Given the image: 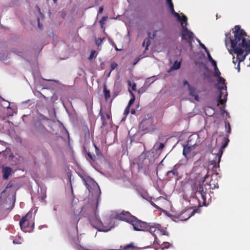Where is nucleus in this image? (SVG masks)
I'll return each mask as SVG.
<instances>
[{"label": "nucleus", "instance_id": "nucleus-1", "mask_svg": "<svg viewBox=\"0 0 250 250\" xmlns=\"http://www.w3.org/2000/svg\"><path fill=\"white\" fill-rule=\"evenodd\" d=\"M225 44L226 46L230 44L231 51L236 54L237 57L233 58V62L236 64L238 62L237 66L238 71L240 70V63L245 59L246 56L250 53V39L246 32L241 29L239 25L234 26V30L232 33L229 32L225 34Z\"/></svg>", "mask_w": 250, "mask_h": 250}, {"label": "nucleus", "instance_id": "nucleus-2", "mask_svg": "<svg viewBox=\"0 0 250 250\" xmlns=\"http://www.w3.org/2000/svg\"><path fill=\"white\" fill-rule=\"evenodd\" d=\"M83 182L89 192L93 196H96L97 202L100 200L101 189L98 184L92 178L88 176L81 177Z\"/></svg>", "mask_w": 250, "mask_h": 250}, {"label": "nucleus", "instance_id": "nucleus-3", "mask_svg": "<svg viewBox=\"0 0 250 250\" xmlns=\"http://www.w3.org/2000/svg\"><path fill=\"white\" fill-rule=\"evenodd\" d=\"M21 229L25 232H30L34 227V216L32 212H28L20 222Z\"/></svg>", "mask_w": 250, "mask_h": 250}, {"label": "nucleus", "instance_id": "nucleus-4", "mask_svg": "<svg viewBox=\"0 0 250 250\" xmlns=\"http://www.w3.org/2000/svg\"><path fill=\"white\" fill-rule=\"evenodd\" d=\"M134 218V219H132L130 224L133 226V229L135 230L147 231L148 232H149V230L151 232H154L156 230L158 231L156 228L153 227L152 226H151L152 223H148L146 222H143L139 220L135 216Z\"/></svg>", "mask_w": 250, "mask_h": 250}, {"label": "nucleus", "instance_id": "nucleus-5", "mask_svg": "<svg viewBox=\"0 0 250 250\" xmlns=\"http://www.w3.org/2000/svg\"><path fill=\"white\" fill-rule=\"evenodd\" d=\"M97 208H93L88 215V220L91 226L97 229L99 231H107V230L103 229L104 227L102 222L100 219L98 214Z\"/></svg>", "mask_w": 250, "mask_h": 250}, {"label": "nucleus", "instance_id": "nucleus-6", "mask_svg": "<svg viewBox=\"0 0 250 250\" xmlns=\"http://www.w3.org/2000/svg\"><path fill=\"white\" fill-rule=\"evenodd\" d=\"M217 78L218 83L219 84L218 89L220 90L218 102L219 104H223L227 101V86L225 84V80L223 77L220 76Z\"/></svg>", "mask_w": 250, "mask_h": 250}, {"label": "nucleus", "instance_id": "nucleus-7", "mask_svg": "<svg viewBox=\"0 0 250 250\" xmlns=\"http://www.w3.org/2000/svg\"><path fill=\"white\" fill-rule=\"evenodd\" d=\"M207 188L204 189L203 185H199L197 190L193 195V197L198 200L200 206H206Z\"/></svg>", "mask_w": 250, "mask_h": 250}, {"label": "nucleus", "instance_id": "nucleus-8", "mask_svg": "<svg viewBox=\"0 0 250 250\" xmlns=\"http://www.w3.org/2000/svg\"><path fill=\"white\" fill-rule=\"evenodd\" d=\"M153 227L156 228L157 231H155L154 232H151L149 230V232L154 237V244H158V245H160L161 241L157 237V234L159 235H167L168 236V233L166 231V229H161V226L159 224H156L155 223H152V225Z\"/></svg>", "mask_w": 250, "mask_h": 250}, {"label": "nucleus", "instance_id": "nucleus-9", "mask_svg": "<svg viewBox=\"0 0 250 250\" xmlns=\"http://www.w3.org/2000/svg\"><path fill=\"white\" fill-rule=\"evenodd\" d=\"M93 146L95 149L96 155L93 153H92L89 149L87 150L85 148H84L85 151L87 154V159H89L91 161L95 162L97 160V157L98 158H101L103 157V153L97 147V146L94 144H93Z\"/></svg>", "mask_w": 250, "mask_h": 250}, {"label": "nucleus", "instance_id": "nucleus-10", "mask_svg": "<svg viewBox=\"0 0 250 250\" xmlns=\"http://www.w3.org/2000/svg\"><path fill=\"white\" fill-rule=\"evenodd\" d=\"M134 216L131 214L128 211L123 210L120 213L115 215V218L130 223L132 219H134Z\"/></svg>", "mask_w": 250, "mask_h": 250}, {"label": "nucleus", "instance_id": "nucleus-11", "mask_svg": "<svg viewBox=\"0 0 250 250\" xmlns=\"http://www.w3.org/2000/svg\"><path fill=\"white\" fill-rule=\"evenodd\" d=\"M200 144V138L198 135L196 134H193L190 135L188 139L187 144L188 146H192L193 148H195Z\"/></svg>", "mask_w": 250, "mask_h": 250}, {"label": "nucleus", "instance_id": "nucleus-12", "mask_svg": "<svg viewBox=\"0 0 250 250\" xmlns=\"http://www.w3.org/2000/svg\"><path fill=\"white\" fill-rule=\"evenodd\" d=\"M182 166V164L177 163L174 166L172 169L168 171L167 172V176L169 178V180L175 177H178L179 173L178 169L180 167Z\"/></svg>", "mask_w": 250, "mask_h": 250}, {"label": "nucleus", "instance_id": "nucleus-13", "mask_svg": "<svg viewBox=\"0 0 250 250\" xmlns=\"http://www.w3.org/2000/svg\"><path fill=\"white\" fill-rule=\"evenodd\" d=\"M183 31L182 34V39L187 41L189 43H191V40L193 38V33L188 30L187 27H184V25H182Z\"/></svg>", "mask_w": 250, "mask_h": 250}, {"label": "nucleus", "instance_id": "nucleus-14", "mask_svg": "<svg viewBox=\"0 0 250 250\" xmlns=\"http://www.w3.org/2000/svg\"><path fill=\"white\" fill-rule=\"evenodd\" d=\"M12 169L10 167H4L2 168L3 179H7L11 173Z\"/></svg>", "mask_w": 250, "mask_h": 250}, {"label": "nucleus", "instance_id": "nucleus-15", "mask_svg": "<svg viewBox=\"0 0 250 250\" xmlns=\"http://www.w3.org/2000/svg\"><path fill=\"white\" fill-rule=\"evenodd\" d=\"M188 90L189 91V95L193 97L194 98V99L196 101H199V96L196 92V89L195 88L191 87V86H189V88H188Z\"/></svg>", "mask_w": 250, "mask_h": 250}, {"label": "nucleus", "instance_id": "nucleus-16", "mask_svg": "<svg viewBox=\"0 0 250 250\" xmlns=\"http://www.w3.org/2000/svg\"><path fill=\"white\" fill-rule=\"evenodd\" d=\"M192 149H194L192 146H188V144L186 145L183 146V155L187 158V156L191 151Z\"/></svg>", "mask_w": 250, "mask_h": 250}, {"label": "nucleus", "instance_id": "nucleus-17", "mask_svg": "<svg viewBox=\"0 0 250 250\" xmlns=\"http://www.w3.org/2000/svg\"><path fill=\"white\" fill-rule=\"evenodd\" d=\"M206 185L209 186V188L210 189H214V188H219V185L218 184V182L215 180H213V179H211L209 184L206 183L204 185V186H206Z\"/></svg>", "mask_w": 250, "mask_h": 250}, {"label": "nucleus", "instance_id": "nucleus-18", "mask_svg": "<svg viewBox=\"0 0 250 250\" xmlns=\"http://www.w3.org/2000/svg\"><path fill=\"white\" fill-rule=\"evenodd\" d=\"M222 153V152L221 153H217L215 157V159L212 161L211 163V164L214 165L216 167H217V165H218V167H219V163L220 162Z\"/></svg>", "mask_w": 250, "mask_h": 250}, {"label": "nucleus", "instance_id": "nucleus-19", "mask_svg": "<svg viewBox=\"0 0 250 250\" xmlns=\"http://www.w3.org/2000/svg\"><path fill=\"white\" fill-rule=\"evenodd\" d=\"M1 154L4 155L5 157L8 156L9 157L13 158L14 156L11 152V149L9 148H6L4 151H3Z\"/></svg>", "mask_w": 250, "mask_h": 250}, {"label": "nucleus", "instance_id": "nucleus-20", "mask_svg": "<svg viewBox=\"0 0 250 250\" xmlns=\"http://www.w3.org/2000/svg\"><path fill=\"white\" fill-rule=\"evenodd\" d=\"M178 20L182 22V25H184V27H186L188 24V19L187 17L185 15H183L182 17L180 16V18H177Z\"/></svg>", "mask_w": 250, "mask_h": 250}, {"label": "nucleus", "instance_id": "nucleus-21", "mask_svg": "<svg viewBox=\"0 0 250 250\" xmlns=\"http://www.w3.org/2000/svg\"><path fill=\"white\" fill-rule=\"evenodd\" d=\"M80 212H79L80 213ZM80 220L79 214H77V213L74 212L72 216V222L74 223L78 224Z\"/></svg>", "mask_w": 250, "mask_h": 250}, {"label": "nucleus", "instance_id": "nucleus-22", "mask_svg": "<svg viewBox=\"0 0 250 250\" xmlns=\"http://www.w3.org/2000/svg\"><path fill=\"white\" fill-rule=\"evenodd\" d=\"M99 115L101 116V119L102 122V125L103 126H105L107 125V123L106 122L105 120V118L104 115V114L102 111V110H100L99 112Z\"/></svg>", "mask_w": 250, "mask_h": 250}, {"label": "nucleus", "instance_id": "nucleus-23", "mask_svg": "<svg viewBox=\"0 0 250 250\" xmlns=\"http://www.w3.org/2000/svg\"><path fill=\"white\" fill-rule=\"evenodd\" d=\"M136 247L134 245L133 243H130L125 246L123 248V250H134Z\"/></svg>", "mask_w": 250, "mask_h": 250}, {"label": "nucleus", "instance_id": "nucleus-24", "mask_svg": "<svg viewBox=\"0 0 250 250\" xmlns=\"http://www.w3.org/2000/svg\"><path fill=\"white\" fill-rule=\"evenodd\" d=\"M181 62L175 61L171 67V70H177L180 68L181 66Z\"/></svg>", "mask_w": 250, "mask_h": 250}, {"label": "nucleus", "instance_id": "nucleus-25", "mask_svg": "<svg viewBox=\"0 0 250 250\" xmlns=\"http://www.w3.org/2000/svg\"><path fill=\"white\" fill-rule=\"evenodd\" d=\"M169 9L171 12V13L176 18H180V15L176 12L175 11H174V5H173V4L170 5H169Z\"/></svg>", "mask_w": 250, "mask_h": 250}, {"label": "nucleus", "instance_id": "nucleus-26", "mask_svg": "<svg viewBox=\"0 0 250 250\" xmlns=\"http://www.w3.org/2000/svg\"><path fill=\"white\" fill-rule=\"evenodd\" d=\"M159 246H161L162 249H167L171 246V245L168 242H164L162 243L161 242Z\"/></svg>", "mask_w": 250, "mask_h": 250}, {"label": "nucleus", "instance_id": "nucleus-27", "mask_svg": "<svg viewBox=\"0 0 250 250\" xmlns=\"http://www.w3.org/2000/svg\"><path fill=\"white\" fill-rule=\"evenodd\" d=\"M104 95L105 100L107 101L110 97V91L107 90L105 86L104 87Z\"/></svg>", "mask_w": 250, "mask_h": 250}, {"label": "nucleus", "instance_id": "nucleus-28", "mask_svg": "<svg viewBox=\"0 0 250 250\" xmlns=\"http://www.w3.org/2000/svg\"><path fill=\"white\" fill-rule=\"evenodd\" d=\"M129 93H130V94L131 95L132 97L130 99V100H129L127 106L130 107V106L134 102L135 100V97L134 94L132 93V92L131 90H129Z\"/></svg>", "mask_w": 250, "mask_h": 250}, {"label": "nucleus", "instance_id": "nucleus-29", "mask_svg": "<svg viewBox=\"0 0 250 250\" xmlns=\"http://www.w3.org/2000/svg\"><path fill=\"white\" fill-rule=\"evenodd\" d=\"M208 58L209 61L211 63L213 66H214L217 65L216 62L213 59L212 57L211 56L209 52H207Z\"/></svg>", "mask_w": 250, "mask_h": 250}, {"label": "nucleus", "instance_id": "nucleus-30", "mask_svg": "<svg viewBox=\"0 0 250 250\" xmlns=\"http://www.w3.org/2000/svg\"><path fill=\"white\" fill-rule=\"evenodd\" d=\"M214 69V76L215 77H218L221 76V72H220L217 65H215L213 66Z\"/></svg>", "mask_w": 250, "mask_h": 250}, {"label": "nucleus", "instance_id": "nucleus-31", "mask_svg": "<svg viewBox=\"0 0 250 250\" xmlns=\"http://www.w3.org/2000/svg\"><path fill=\"white\" fill-rule=\"evenodd\" d=\"M117 66H118V64L116 62H113L111 63V64H110L111 70L107 75L108 77L109 76L111 72L113 70H114L115 68H116L117 67Z\"/></svg>", "mask_w": 250, "mask_h": 250}, {"label": "nucleus", "instance_id": "nucleus-32", "mask_svg": "<svg viewBox=\"0 0 250 250\" xmlns=\"http://www.w3.org/2000/svg\"><path fill=\"white\" fill-rule=\"evenodd\" d=\"M223 141L224 142V143L223 144H222L221 146L222 148H224L227 146L228 145V144L229 142V140L228 138H224Z\"/></svg>", "mask_w": 250, "mask_h": 250}, {"label": "nucleus", "instance_id": "nucleus-33", "mask_svg": "<svg viewBox=\"0 0 250 250\" xmlns=\"http://www.w3.org/2000/svg\"><path fill=\"white\" fill-rule=\"evenodd\" d=\"M157 147L156 149V151H158L159 150H162L165 146L164 144L162 143H159L158 144H157Z\"/></svg>", "mask_w": 250, "mask_h": 250}, {"label": "nucleus", "instance_id": "nucleus-34", "mask_svg": "<svg viewBox=\"0 0 250 250\" xmlns=\"http://www.w3.org/2000/svg\"><path fill=\"white\" fill-rule=\"evenodd\" d=\"M104 39V38L102 39L100 38H97L95 39V43L99 46L101 45L103 41V40Z\"/></svg>", "mask_w": 250, "mask_h": 250}, {"label": "nucleus", "instance_id": "nucleus-35", "mask_svg": "<svg viewBox=\"0 0 250 250\" xmlns=\"http://www.w3.org/2000/svg\"><path fill=\"white\" fill-rule=\"evenodd\" d=\"M128 84L130 86H131V88H132V90H133V91H136V85L135 83H133V84H131V82L128 81Z\"/></svg>", "mask_w": 250, "mask_h": 250}, {"label": "nucleus", "instance_id": "nucleus-36", "mask_svg": "<svg viewBox=\"0 0 250 250\" xmlns=\"http://www.w3.org/2000/svg\"><path fill=\"white\" fill-rule=\"evenodd\" d=\"M107 17H103L99 21V23L102 27H103L104 24V21L106 20Z\"/></svg>", "mask_w": 250, "mask_h": 250}, {"label": "nucleus", "instance_id": "nucleus-37", "mask_svg": "<svg viewBox=\"0 0 250 250\" xmlns=\"http://www.w3.org/2000/svg\"><path fill=\"white\" fill-rule=\"evenodd\" d=\"M39 129H40L41 131L42 132V133H43L44 131L46 130V128L42 124L40 125L39 126Z\"/></svg>", "mask_w": 250, "mask_h": 250}, {"label": "nucleus", "instance_id": "nucleus-38", "mask_svg": "<svg viewBox=\"0 0 250 250\" xmlns=\"http://www.w3.org/2000/svg\"><path fill=\"white\" fill-rule=\"evenodd\" d=\"M95 52H96V51H94V50H93V51H92L90 52V55H89V57H88V59H89V60H91L93 58V57H94V54H95Z\"/></svg>", "mask_w": 250, "mask_h": 250}, {"label": "nucleus", "instance_id": "nucleus-39", "mask_svg": "<svg viewBox=\"0 0 250 250\" xmlns=\"http://www.w3.org/2000/svg\"><path fill=\"white\" fill-rule=\"evenodd\" d=\"M200 45L203 49H204V50L205 51V52H206L207 54V52H209L208 48L206 47V46L204 44H203L202 43H200Z\"/></svg>", "mask_w": 250, "mask_h": 250}, {"label": "nucleus", "instance_id": "nucleus-40", "mask_svg": "<svg viewBox=\"0 0 250 250\" xmlns=\"http://www.w3.org/2000/svg\"><path fill=\"white\" fill-rule=\"evenodd\" d=\"M129 109H130V107L128 106H127L125 109L124 114L127 115L129 112Z\"/></svg>", "mask_w": 250, "mask_h": 250}, {"label": "nucleus", "instance_id": "nucleus-41", "mask_svg": "<svg viewBox=\"0 0 250 250\" xmlns=\"http://www.w3.org/2000/svg\"><path fill=\"white\" fill-rule=\"evenodd\" d=\"M140 58L139 57H136L134 60V62L133 63V65H135V64H136L138 62L140 61Z\"/></svg>", "mask_w": 250, "mask_h": 250}, {"label": "nucleus", "instance_id": "nucleus-42", "mask_svg": "<svg viewBox=\"0 0 250 250\" xmlns=\"http://www.w3.org/2000/svg\"><path fill=\"white\" fill-rule=\"evenodd\" d=\"M103 10H104V6H102L99 8V9L98 12V14H102L103 12Z\"/></svg>", "mask_w": 250, "mask_h": 250}, {"label": "nucleus", "instance_id": "nucleus-43", "mask_svg": "<svg viewBox=\"0 0 250 250\" xmlns=\"http://www.w3.org/2000/svg\"><path fill=\"white\" fill-rule=\"evenodd\" d=\"M105 115L107 119L109 120L111 118V113L110 112L105 113Z\"/></svg>", "mask_w": 250, "mask_h": 250}, {"label": "nucleus", "instance_id": "nucleus-44", "mask_svg": "<svg viewBox=\"0 0 250 250\" xmlns=\"http://www.w3.org/2000/svg\"><path fill=\"white\" fill-rule=\"evenodd\" d=\"M150 204L151 205L153 206L154 208H159V207L158 206H157L154 202H153L152 201H151L150 202Z\"/></svg>", "mask_w": 250, "mask_h": 250}, {"label": "nucleus", "instance_id": "nucleus-45", "mask_svg": "<svg viewBox=\"0 0 250 250\" xmlns=\"http://www.w3.org/2000/svg\"><path fill=\"white\" fill-rule=\"evenodd\" d=\"M184 84L186 85L187 84L188 86V87L189 88V86H191L188 83L187 81L184 80L183 82Z\"/></svg>", "mask_w": 250, "mask_h": 250}, {"label": "nucleus", "instance_id": "nucleus-46", "mask_svg": "<svg viewBox=\"0 0 250 250\" xmlns=\"http://www.w3.org/2000/svg\"><path fill=\"white\" fill-rule=\"evenodd\" d=\"M166 1L168 6L173 4L172 0H166Z\"/></svg>", "mask_w": 250, "mask_h": 250}, {"label": "nucleus", "instance_id": "nucleus-47", "mask_svg": "<svg viewBox=\"0 0 250 250\" xmlns=\"http://www.w3.org/2000/svg\"><path fill=\"white\" fill-rule=\"evenodd\" d=\"M150 45V42H149V40H147V41L146 42V49L147 50V47Z\"/></svg>", "mask_w": 250, "mask_h": 250}, {"label": "nucleus", "instance_id": "nucleus-48", "mask_svg": "<svg viewBox=\"0 0 250 250\" xmlns=\"http://www.w3.org/2000/svg\"><path fill=\"white\" fill-rule=\"evenodd\" d=\"M228 127H228V133H230L231 129H230V125L229 123H228Z\"/></svg>", "mask_w": 250, "mask_h": 250}, {"label": "nucleus", "instance_id": "nucleus-49", "mask_svg": "<svg viewBox=\"0 0 250 250\" xmlns=\"http://www.w3.org/2000/svg\"><path fill=\"white\" fill-rule=\"evenodd\" d=\"M130 112H131V114H135V109H133V108L131 109Z\"/></svg>", "mask_w": 250, "mask_h": 250}, {"label": "nucleus", "instance_id": "nucleus-50", "mask_svg": "<svg viewBox=\"0 0 250 250\" xmlns=\"http://www.w3.org/2000/svg\"><path fill=\"white\" fill-rule=\"evenodd\" d=\"M190 216H191V215H188V216L187 218H185V219H184L183 220H187L188 218H189Z\"/></svg>", "mask_w": 250, "mask_h": 250}, {"label": "nucleus", "instance_id": "nucleus-51", "mask_svg": "<svg viewBox=\"0 0 250 250\" xmlns=\"http://www.w3.org/2000/svg\"><path fill=\"white\" fill-rule=\"evenodd\" d=\"M95 4H96V5H97L98 4V0H96L95 1Z\"/></svg>", "mask_w": 250, "mask_h": 250}, {"label": "nucleus", "instance_id": "nucleus-52", "mask_svg": "<svg viewBox=\"0 0 250 250\" xmlns=\"http://www.w3.org/2000/svg\"><path fill=\"white\" fill-rule=\"evenodd\" d=\"M197 42H199V44H200V43H202V42H201L200 40H199V39H197Z\"/></svg>", "mask_w": 250, "mask_h": 250}, {"label": "nucleus", "instance_id": "nucleus-53", "mask_svg": "<svg viewBox=\"0 0 250 250\" xmlns=\"http://www.w3.org/2000/svg\"><path fill=\"white\" fill-rule=\"evenodd\" d=\"M38 22H39V27L41 28V26L39 22V19H38Z\"/></svg>", "mask_w": 250, "mask_h": 250}, {"label": "nucleus", "instance_id": "nucleus-54", "mask_svg": "<svg viewBox=\"0 0 250 250\" xmlns=\"http://www.w3.org/2000/svg\"><path fill=\"white\" fill-rule=\"evenodd\" d=\"M146 42V40H145L143 42V45L144 46Z\"/></svg>", "mask_w": 250, "mask_h": 250}, {"label": "nucleus", "instance_id": "nucleus-55", "mask_svg": "<svg viewBox=\"0 0 250 250\" xmlns=\"http://www.w3.org/2000/svg\"><path fill=\"white\" fill-rule=\"evenodd\" d=\"M53 0L54 2L55 3H56L57 2V0Z\"/></svg>", "mask_w": 250, "mask_h": 250}, {"label": "nucleus", "instance_id": "nucleus-56", "mask_svg": "<svg viewBox=\"0 0 250 250\" xmlns=\"http://www.w3.org/2000/svg\"><path fill=\"white\" fill-rule=\"evenodd\" d=\"M9 106H10V104H9V103H8V106H7V108H9Z\"/></svg>", "mask_w": 250, "mask_h": 250}, {"label": "nucleus", "instance_id": "nucleus-57", "mask_svg": "<svg viewBox=\"0 0 250 250\" xmlns=\"http://www.w3.org/2000/svg\"><path fill=\"white\" fill-rule=\"evenodd\" d=\"M38 8L39 11H40V8L38 6Z\"/></svg>", "mask_w": 250, "mask_h": 250}]
</instances>
